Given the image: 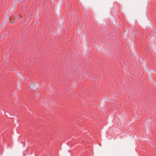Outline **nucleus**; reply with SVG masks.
Returning a JSON list of instances; mask_svg holds the SVG:
<instances>
[{
	"instance_id": "1",
	"label": "nucleus",
	"mask_w": 156,
	"mask_h": 156,
	"mask_svg": "<svg viewBox=\"0 0 156 156\" xmlns=\"http://www.w3.org/2000/svg\"><path fill=\"white\" fill-rule=\"evenodd\" d=\"M28 87L32 91H34L38 88V83L34 82L31 83L28 86Z\"/></svg>"
},
{
	"instance_id": "2",
	"label": "nucleus",
	"mask_w": 156,
	"mask_h": 156,
	"mask_svg": "<svg viewBox=\"0 0 156 156\" xmlns=\"http://www.w3.org/2000/svg\"><path fill=\"white\" fill-rule=\"evenodd\" d=\"M14 17L11 16L9 18V21L10 22L12 23H15V20H14Z\"/></svg>"
},
{
	"instance_id": "3",
	"label": "nucleus",
	"mask_w": 156,
	"mask_h": 156,
	"mask_svg": "<svg viewBox=\"0 0 156 156\" xmlns=\"http://www.w3.org/2000/svg\"><path fill=\"white\" fill-rule=\"evenodd\" d=\"M22 17V16L20 17H19L17 18V19H18V20H19V19H20Z\"/></svg>"
},
{
	"instance_id": "4",
	"label": "nucleus",
	"mask_w": 156,
	"mask_h": 156,
	"mask_svg": "<svg viewBox=\"0 0 156 156\" xmlns=\"http://www.w3.org/2000/svg\"><path fill=\"white\" fill-rule=\"evenodd\" d=\"M36 23L37 24V22Z\"/></svg>"
}]
</instances>
